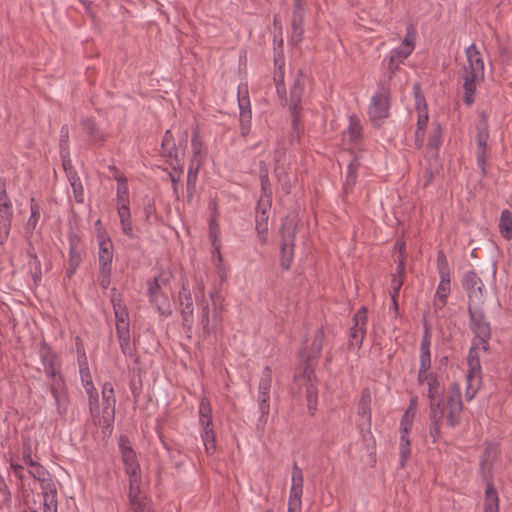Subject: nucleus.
Wrapping results in <instances>:
<instances>
[{
    "label": "nucleus",
    "mask_w": 512,
    "mask_h": 512,
    "mask_svg": "<svg viewBox=\"0 0 512 512\" xmlns=\"http://www.w3.org/2000/svg\"><path fill=\"white\" fill-rule=\"evenodd\" d=\"M470 325L475 333L472 341L467 364L468 372L466 375V399L472 400L477 394L482 384V370L479 359V352H487L489 349L488 340L490 339V325L485 320L484 314L479 306L469 305Z\"/></svg>",
    "instance_id": "obj_1"
},
{
    "label": "nucleus",
    "mask_w": 512,
    "mask_h": 512,
    "mask_svg": "<svg viewBox=\"0 0 512 512\" xmlns=\"http://www.w3.org/2000/svg\"><path fill=\"white\" fill-rule=\"evenodd\" d=\"M78 351V365L81 383L86 391L89 401V409L94 424L99 425L103 429L111 430L115 417V403L114 388L111 383L106 382L102 386V403L103 408L99 410V396L96 388L94 387L92 376L89 371L87 357L85 352Z\"/></svg>",
    "instance_id": "obj_2"
},
{
    "label": "nucleus",
    "mask_w": 512,
    "mask_h": 512,
    "mask_svg": "<svg viewBox=\"0 0 512 512\" xmlns=\"http://www.w3.org/2000/svg\"><path fill=\"white\" fill-rule=\"evenodd\" d=\"M323 341V331L317 330L310 345V351L306 352L304 350L303 352H301V357L306 358L308 363L305 365L301 373H296L294 376L295 382L298 383L300 386L303 385L305 387L307 408L308 412L311 415H314L317 410L318 389L316 385L314 367L310 363V361L317 358L320 355L322 351Z\"/></svg>",
    "instance_id": "obj_3"
},
{
    "label": "nucleus",
    "mask_w": 512,
    "mask_h": 512,
    "mask_svg": "<svg viewBox=\"0 0 512 512\" xmlns=\"http://www.w3.org/2000/svg\"><path fill=\"white\" fill-rule=\"evenodd\" d=\"M467 63L463 69L464 102L471 105L474 102V94L477 85L484 78V60L482 53L473 43L465 50Z\"/></svg>",
    "instance_id": "obj_4"
},
{
    "label": "nucleus",
    "mask_w": 512,
    "mask_h": 512,
    "mask_svg": "<svg viewBox=\"0 0 512 512\" xmlns=\"http://www.w3.org/2000/svg\"><path fill=\"white\" fill-rule=\"evenodd\" d=\"M199 425L201 426V439L207 454L215 452V432L212 422V410L207 398H202L199 404Z\"/></svg>",
    "instance_id": "obj_5"
},
{
    "label": "nucleus",
    "mask_w": 512,
    "mask_h": 512,
    "mask_svg": "<svg viewBox=\"0 0 512 512\" xmlns=\"http://www.w3.org/2000/svg\"><path fill=\"white\" fill-rule=\"evenodd\" d=\"M413 33L414 30L412 26H409L407 28V35L403 39L401 45L390 51L387 62V72L389 79H392L400 65L412 54L415 47Z\"/></svg>",
    "instance_id": "obj_6"
},
{
    "label": "nucleus",
    "mask_w": 512,
    "mask_h": 512,
    "mask_svg": "<svg viewBox=\"0 0 512 512\" xmlns=\"http://www.w3.org/2000/svg\"><path fill=\"white\" fill-rule=\"evenodd\" d=\"M389 96V90L385 87H380L371 97L368 114L374 126H380L389 116Z\"/></svg>",
    "instance_id": "obj_7"
},
{
    "label": "nucleus",
    "mask_w": 512,
    "mask_h": 512,
    "mask_svg": "<svg viewBox=\"0 0 512 512\" xmlns=\"http://www.w3.org/2000/svg\"><path fill=\"white\" fill-rule=\"evenodd\" d=\"M96 226H99L97 229L99 270L107 273L113 261V243L107 232L101 227L100 220L96 222Z\"/></svg>",
    "instance_id": "obj_8"
},
{
    "label": "nucleus",
    "mask_w": 512,
    "mask_h": 512,
    "mask_svg": "<svg viewBox=\"0 0 512 512\" xmlns=\"http://www.w3.org/2000/svg\"><path fill=\"white\" fill-rule=\"evenodd\" d=\"M272 381L271 369L267 366L262 372L258 386V409L260 412L259 421L265 423L270 411V389Z\"/></svg>",
    "instance_id": "obj_9"
},
{
    "label": "nucleus",
    "mask_w": 512,
    "mask_h": 512,
    "mask_svg": "<svg viewBox=\"0 0 512 512\" xmlns=\"http://www.w3.org/2000/svg\"><path fill=\"white\" fill-rule=\"evenodd\" d=\"M129 503L131 512H152L150 501L141 494V475L129 476Z\"/></svg>",
    "instance_id": "obj_10"
},
{
    "label": "nucleus",
    "mask_w": 512,
    "mask_h": 512,
    "mask_svg": "<svg viewBox=\"0 0 512 512\" xmlns=\"http://www.w3.org/2000/svg\"><path fill=\"white\" fill-rule=\"evenodd\" d=\"M296 228L293 223H284L282 226L281 240V266L289 269L294 255V241Z\"/></svg>",
    "instance_id": "obj_11"
},
{
    "label": "nucleus",
    "mask_w": 512,
    "mask_h": 512,
    "mask_svg": "<svg viewBox=\"0 0 512 512\" xmlns=\"http://www.w3.org/2000/svg\"><path fill=\"white\" fill-rule=\"evenodd\" d=\"M39 358L46 376L51 381L63 378L60 374L61 362L57 354L46 343H43L39 348Z\"/></svg>",
    "instance_id": "obj_12"
},
{
    "label": "nucleus",
    "mask_w": 512,
    "mask_h": 512,
    "mask_svg": "<svg viewBox=\"0 0 512 512\" xmlns=\"http://www.w3.org/2000/svg\"><path fill=\"white\" fill-rule=\"evenodd\" d=\"M447 422L450 427L459 424L462 414L461 388L458 384L453 383L447 397Z\"/></svg>",
    "instance_id": "obj_13"
},
{
    "label": "nucleus",
    "mask_w": 512,
    "mask_h": 512,
    "mask_svg": "<svg viewBox=\"0 0 512 512\" xmlns=\"http://www.w3.org/2000/svg\"><path fill=\"white\" fill-rule=\"evenodd\" d=\"M13 217V206L4 186H0V243L7 240Z\"/></svg>",
    "instance_id": "obj_14"
},
{
    "label": "nucleus",
    "mask_w": 512,
    "mask_h": 512,
    "mask_svg": "<svg viewBox=\"0 0 512 512\" xmlns=\"http://www.w3.org/2000/svg\"><path fill=\"white\" fill-rule=\"evenodd\" d=\"M463 285L468 293L469 305L479 306L484 298V285L480 277L473 271L465 273Z\"/></svg>",
    "instance_id": "obj_15"
},
{
    "label": "nucleus",
    "mask_w": 512,
    "mask_h": 512,
    "mask_svg": "<svg viewBox=\"0 0 512 512\" xmlns=\"http://www.w3.org/2000/svg\"><path fill=\"white\" fill-rule=\"evenodd\" d=\"M119 449L126 475L128 477L141 475V469L137 460L136 452L132 449L127 438L124 436H121L119 439Z\"/></svg>",
    "instance_id": "obj_16"
},
{
    "label": "nucleus",
    "mask_w": 512,
    "mask_h": 512,
    "mask_svg": "<svg viewBox=\"0 0 512 512\" xmlns=\"http://www.w3.org/2000/svg\"><path fill=\"white\" fill-rule=\"evenodd\" d=\"M50 392L54 398L59 415L64 416L68 411L69 397L64 378H57L50 382Z\"/></svg>",
    "instance_id": "obj_17"
},
{
    "label": "nucleus",
    "mask_w": 512,
    "mask_h": 512,
    "mask_svg": "<svg viewBox=\"0 0 512 512\" xmlns=\"http://www.w3.org/2000/svg\"><path fill=\"white\" fill-rule=\"evenodd\" d=\"M270 208V203L268 201L264 202L260 200L258 202L256 208L255 215V229L257 232V238L261 245L267 243L268 240V210Z\"/></svg>",
    "instance_id": "obj_18"
},
{
    "label": "nucleus",
    "mask_w": 512,
    "mask_h": 512,
    "mask_svg": "<svg viewBox=\"0 0 512 512\" xmlns=\"http://www.w3.org/2000/svg\"><path fill=\"white\" fill-rule=\"evenodd\" d=\"M367 322V310L362 307L354 315V326L350 330V340L352 345L360 346L365 335V325Z\"/></svg>",
    "instance_id": "obj_19"
},
{
    "label": "nucleus",
    "mask_w": 512,
    "mask_h": 512,
    "mask_svg": "<svg viewBox=\"0 0 512 512\" xmlns=\"http://www.w3.org/2000/svg\"><path fill=\"white\" fill-rule=\"evenodd\" d=\"M148 298L161 315L167 317L172 314L169 298L161 289L148 287Z\"/></svg>",
    "instance_id": "obj_20"
},
{
    "label": "nucleus",
    "mask_w": 512,
    "mask_h": 512,
    "mask_svg": "<svg viewBox=\"0 0 512 512\" xmlns=\"http://www.w3.org/2000/svg\"><path fill=\"white\" fill-rule=\"evenodd\" d=\"M489 138V133L485 124H481L478 126L477 133V165L481 169L483 174L486 173L485 165H486V149H487V140Z\"/></svg>",
    "instance_id": "obj_21"
},
{
    "label": "nucleus",
    "mask_w": 512,
    "mask_h": 512,
    "mask_svg": "<svg viewBox=\"0 0 512 512\" xmlns=\"http://www.w3.org/2000/svg\"><path fill=\"white\" fill-rule=\"evenodd\" d=\"M304 15L305 8L294 6L293 14H292V32H291V41L294 44H298L301 42L303 34H304Z\"/></svg>",
    "instance_id": "obj_22"
},
{
    "label": "nucleus",
    "mask_w": 512,
    "mask_h": 512,
    "mask_svg": "<svg viewBox=\"0 0 512 512\" xmlns=\"http://www.w3.org/2000/svg\"><path fill=\"white\" fill-rule=\"evenodd\" d=\"M430 430L429 434L433 439V442H436L441 430L442 419L444 417L445 410L441 408V403H430Z\"/></svg>",
    "instance_id": "obj_23"
},
{
    "label": "nucleus",
    "mask_w": 512,
    "mask_h": 512,
    "mask_svg": "<svg viewBox=\"0 0 512 512\" xmlns=\"http://www.w3.org/2000/svg\"><path fill=\"white\" fill-rule=\"evenodd\" d=\"M430 337L426 333L420 344V368L418 380L422 381L423 376L428 375V370L431 367V353H430Z\"/></svg>",
    "instance_id": "obj_24"
},
{
    "label": "nucleus",
    "mask_w": 512,
    "mask_h": 512,
    "mask_svg": "<svg viewBox=\"0 0 512 512\" xmlns=\"http://www.w3.org/2000/svg\"><path fill=\"white\" fill-rule=\"evenodd\" d=\"M29 476L40 482L41 489H48L53 484L51 483L49 473L46 468L38 461L34 460L31 464L25 465Z\"/></svg>",
    "instance_id": "obj_25"
},
{
    "label": "nucleus",
    "mask_w": 512,
    "mask_h": 512,
    "mask_svg": "<svg viewBox=\"0 0 512 512\" xmlns=\"http://www.w3.org/2000/svg\"><path fill=\"white\" fill-rule=\"evenodd\" d=\"M115 317H116V333L117 336L129 334V318L128 312L124 306L121 305L120 302L116 303L114 299H112Z\"/></svg>",
    "instance_id": "obj_26"
},
{
    "label": "nucleus",
    "mask_w": 512,
    "mask_h": 512,
    "mask_svg": "<svg viewBox=\"0 0 512 512\" xmlns=\"http://www.w3.org/2000/svg\"><path fill=\"white\" fill-rule=\"evenodd\" d=\"M371 392L369 389H363L357 407V413L362 419V425H371Z\"/></svg>",
    "instance_id": "obj_27"
},
{
    "label": "nucleus",
    "mask_w": 512,
    "mask_h": 512,
    "mask_svg": "<svg viewBox=\"0 0 512 512\" xmlns=\"http://www.w3.org/2000/svg\"><path fill=\"white\" fill-rule=\"evenodd\" d=\"M303 79L302 75L299 74L297 78L295 79L294 85L290 90V112L293 116V122L296 123V114L301 102V97L303 93Z\"/></svg>",
    "instance_id": "obj_28"
},
{
    "label": "nucleus",
    "mask_w": 512,
    "mask_h": 512,
    "mask_svg": "<svg viewBox=\"0 0 512 512\" xmlns=\"http://www.w3.org/2000/svg\"><path fill=\"white\" fill-rule=\"evenodd\" d=\"M117 214L119 217L122 233L130 239L135 238L136 234L134 233L132 225L130 206H117Z\"/></svg>",
    "instance_id": "obj_29"
},
{
    "label": "nucleus",
    "mask_w": 512,
    "mask_h": 512,
    "mask_svg": "<svg viewBox=\"0 0 512 512\" xmlns=\"http://www.w3.org/2000/svg\"><path fill=\"white\" fill-rule=\"evenodd\" d=\"M429 122L428 110H420L417 116V127L414 136V145L417 149H421L425 142V132Z\"/></svg>",
    "instance_id": "obj_30"
},
{
    "label": "nucleus",
    "mask_w": 512,
    "mask_h": 512,
    "mask_svg": "<svg viewBox=\"0 0 512 512\" xmlns=\"http://www.w3.org/2000/svg\"><path fill=\"white\" fill-rule=\"evenodd\" d=\"M181 315L184 322H188L193 316V300L189 288L183 283L179 293Z\"/></svg>",
    "instance_id": "obj_31"
},
{
    "label": "nucleus",
    "mask_w": 512,
    "mask_h": 512,
    "mask_svg": "<svg viewBox=\"0 0 512 512\" xmlns=\"http://www.w3.org/2000/svg\"><path fill=\"white\" fill-rule=\"evenodd\" d=\"M191 150H192V158L191 161L195 162H205L206 159V148L203 144V141L200 137L198 128L193 130L191 137Z\"/></svg>",
    "instance_id": "obj_32"
},
{
    "label": "nucleus",
    "mask_w": 512,
    "mask_h": 512,
    "mask_svg": "<svg viewBox=\"0 0 512 512\" xmlns=\"http://www.w3.org/2000/svg\"><path fill=\"white\" fill-rule=\"evenodd\" d=\"M362 137V125L360 119L356 115L349 117V125L343 133V138L350 142H357Z\"/></svg>",
    "instance_id": "obj_33"
},
{
    "label": "nucleus",
    "mask_w": 512,
    "mask_h": 512,
    "mask_svg": "<svg viewBox=\"0 0 512 512\" xmlns=\"http://www.w3.org/2000/svg\"><path fill=\"white\" fill-rule=\"evenodd\" d=\"M405 271V263L404 258L402 257L399 260L398 266L396 268V273L393 275L391 280V298L396 305V297L399 295V291L403 284V275Z\"/></svg>",
    "instance_id": "obj_34"
},
{
    "label": "nucleus",
    "mask_w": 512,
    "mask_h": 512,
    "mask_svg": "<svg viewBox=\"0 0 512 512\" xmlns=\"http://www.w3.org/2000/svg\"><path fill=\"white\" fill-rule=\"evenodd\" d=\"M451 290V283L450 278H442L440 279V282L438 284L436 293H435V299H434V305L435 307L442 309L446 304V299L450 293Z\"/></svg>",
    "instance_id": "obj_35"
},
{
    "label": "nucleus",
    "mask_w": 512,
    "mask_h": 512,
    "mask_svg": "<svg viewBox=\"0 0 512 512\" xmlns=\"http://www.w3.org/2000/svg\"><path fill=\"white\" fill-rule=\"evenodd\" d=\"M484 512H499L498 494L491 484H488L485 490Z\"/></svg>",
    "instance_id": "obj_36"
},
{
    "label": "nucleus",
    "mask_w": 512,
    "mask_h": 512,
    "mask_svg": "<svg viewBox=\"0 0 512 512\" xmlns=\"http://www.w3.org/2000/svg\"><path fill=\"white\" fill-rule=\"evenodd\" d=\"M43 494V512H57V492L54 485L48 489H42Z\"/></svg>",
    "instance_id": "obj_37"
},
{
    "label": "nucleus",
    "mask_w": 512,
    "mask_h": 512,
    "mask_svg": "<svg viewBox=\"0 0 512 512\" xmlns=\"http://www.w3.org/2000/svg\"><path fill=\"white\" fill-rule=\"evenodd\" d=\"M39 219H40V206L35 201L34 198H31V200H30V216L25 225V230L27 233L32 234L36 230L38 223H39Z\"/></svg>",
    "instance_id": "obj_38"
},
{
    "label": "nucleus",
    "mask_w": 512,
    "mask_h": 512,
    "mask_svg": "<svg viewBox=\"0 0 512 512\" xmlns=\"http://www.w3.org/2000/svg\"><path fill=\"white\" fill-rule=\"evenodd\" d=\"M220 321V314L217 311L216 307L213 308L212 315L210 316V311L208 305L202 306V323L204 325V329L207 332L210 330H214L216 324Z\"/></svg>",
    "instance_id": "obj_39"
},
{
    "label": "nucleus",
    "mask_w": 512,
    "mask_h": 512,
    "mask_svg": "<svg viewBox=\"0 0 512 512\" xmlns=\"http://www.w3.org/2000/svg\"><path fill=\"white\" fill-rule=\"evenodd\" d=\"M117 180V206H130L129 189L126 178L116 177Z\"/></svg>",
    "instance_id": "obj_40"
},
{
    "label": "nucleus",
    "mask_w": 512,
    "mask_h": 512,
    "mask_svg": "<svg viewBox=\"0 0 512 512\" xmlns=\"http://www.w3.org/2000/svg\"><path fill=\"white\" fill-rule=\"evenodd\" d=\"M441 127L437 124L434 125L428 139L427 149L430 156H434L437 154V151L441 145Z\"/></svg>",
    "instance_id": "obj_41"
},
{
    "label": "nucleus",
    "mask_w": 512,
    "mask_h": 512,
    "mask_svg": "<svg viewBox=\"0 0 512 512\" xmlns=\"http://www.w3.org/2000/svg\"><path fill=\"white\" fill-rule=\"evenodd\" d=\"M501 235L506 239H512V212L504 210L499 219Z\"/></svg>",
    "instance_id": "obj_42"
},
{
    "label": "nucleus",
    "mask_w": 512,
    "mask_h": 512,
    "mask_svg": "<svg viewBox=\"0 0 512 512\" xmlns=\"http://www.w3.org/2000/svg\"><path fill=\"white\" fill-rule=\"evenodd\" d=\"M204 163L190 161L187 172V191L192 194L195 190L199 169Z\"/></svg>",
    "instance_id": "obj_43"
},
{
    "label": "nucleus",
    "mask_w": 512,
    "mask_h": 512,
    "mask_svg": "<svg viewBox=\"0 0 512 512\" xmlns=\"http://www.w3.org/2000/svg\"><path fill=\"white\" fill-rule=\"evenodd\" d=\"M421 383L427 382L428 385V397L431 400V403H440L439 400H437L441 395V389L438 386L437 380L432 377L431 375H425L423 376V380L420 381Z\"/></svg>",
    "instance_id": "obj_44"
},
{
    "label": "nucleus",
    "mask_w": 512,
    "mask_h": 512,
    "mask_svg": "<svg viewBox=\"0 0 512 512\" xmlns=\"http://www.w3.org/2000/svg\"><path fill=\"white\" fill-rule=\"evenodd\" d=\"M172 279V273L169 270L161 271L153 280L148 282V287L155 289H163L169 286Z\"/></svg>",
    "instance_id": "obj_45"
},
{
    "label": "nucleus",
    "mask_w": 512,
    "mask_h": 512,
    "mask_svg": "<svg viewBox=\"0 0 512 512\" xmlns=\"http://www.w3.org/2000/svg\"><path fill=\"white\" fill-rule=\"evenodd\" d=\"M410 438L409 435H400L399 436V457H400V466L404 467L407 460L411 455L410 449Z\"/></svg>",
    "instance_id": "obj_46"
},
{
    "label": "nucleus",
    "mask_w": 512,
    "mask_h": 512,
    "mask_svg": "<svg viewBox=\"0 0 512 512\" xmlns=\"http://www.w3.org/2000/svg\"><path fill=\"white\" fill-rule=\"evenodd\" d=\"M162 152L165 156L169 158H173L177 160V149L173 142V137L170 130L165 132L163 141H162Z\"/></svg>",
    "instance_id": "obj_47"
},
{
    "label": "nucleus",
    "mask_w": 512,
    "mask_h": 512,
    "mask_svg": "<svg viewBox=\"0 0 512 512\" xmlns=\"http://www.w3.org/2000/svg\"><path fill=\"white\" fill-rule=\"evenodd\" d=\"M81 263V253L77 250L73 241L70 243L68 276L74 274Z\"/></svg>",
    "instance_id": "obj_48"
},
{
    "label": "nucleus",
    "mask_w": 512,
    "mask_h": 512,
    "mask_svg": "<svg viewBox=\"0 0 512 512\" xmlns=\"http://www.w3.org/2000/svg\"><path fill=\"white\" fill-rule=\"evenodd\" d=\"M117 337H118V341H119V345H120L122 353L125 356L134 357V355H135V347L131 343L130 333L129 334H124V335H119Z\"/></svg>",
    "instance_id": "obj_49"
},
{
    "label": "nucleus",
    "mask_w": 512,
    "mask_h": 512,
    "mask_svg": "<svg viewBox=\"0 0 512 512\" xmlns=\"http://www.w3.org/2000/svg\"><path fill=\"white\" fill-rule=\"evenodd\" d=\"M238 105L240 109V114L244 112H251L250 100L248 97V90L246 86L238 87Z\"/></svg>",
    "instance_id": "obj_50"
},
{
    "label": "nucleus",
    "mask_w": 512,
    "mask_h": 512,
    "mask_svg": "<svg viewBox=\"0 0 512 512\" xmlns=\"http://www.w3.org/2000/svg\"><path fill=\"white\" fill-rule=\"evenodd\" d=\"M437 270H438L440 279L450 278V269H449L448 261H447V258L443 251H439L437 254Z\"/></svg>",
    "instance_id": "obj_51"
},
{
    "label": "nucleus",
    "mask_w": 512,
    "mask_h": 512,
    "mask_svg": "<svg viewBox=\"0 0 512 512\" xmlns=\"http://www.w3.org/2000/svg\"><path fill=\"white\" fill-rule=\"evenodd\" d=\"M68 177H69L70 185L73 190L75 201L78 203H82L84 200V191H83V187H82L80 179L78 177H76L75 175L74 176L69 175Z\"/></svg>",
    "instance_id": "obj_52"
},
{
    "label": "nucleus",
    "mask_w": 512,
    "mask_h": 512,
    "mask_svg": "<svg viewBox=\"0 0 512 512\" xmlns=\"http://www.w3.org/2000/svg\"><path fill=\"white\" fill-rule=\"evenodd\" d=\"M302 493L303 488L291 487L289 493L288 507L301 508L302 507Z\"/></svg>",
    "instance_id": "obj_53"
},
{
    "label": "nucleus",
    "mask_w": 512,
    "mask_h": 512,
    "mask_svg": "<svg viewBox=\"0 0 512 512\" xmlns=\"http://www.w3.org/2000/svg\"><path fill=\"white\" fill-rule=\"evenodd\" d=\"M414 417L415 415H412L411 411L404 413L400 422V435H409L413 426Z\"/></svg>",
    "instance_id": "obj_54"
},
{
    "label": "nucleus",
    "mask_w": 512,
    "mask_h": 512,
    "mask_svg": "<svg viewBox=\"0 0 512 512\" xmlns=\"http://www.w3.org/2000/svg\"><path fill=\"white\" fill-rule=\"evenodd\" d=\"M10 468L12 469L15 477H17L19 480L24 481L26 479V469L23 463H20L15 458H11Z\"/></svg>",
    "instance_id": "obj_55"
},
{
    "label": "nucleus",
    "mask_w": 512,
    "mask_h": 512,
    "mask_svg": "<svg viewBox=\"0 0 512 512\" xmlns=\"http://www.w3.org/2000/svg\"><path fill=\"white\" fill-rule=\"evenodd\" d=\"M303 472L297 464H294L292 469L291 487L303 488Z\"/></svg>",
    "instance_id": "obj_56"
},
{
    "label": "nucleus",
    "mask_w": 512,
    "mask_h": 512,
    "mask_svg": "<svg viewBox=\"0 0 512 512\" xmlns=\"http://www.w3.org/2000/svg\"><path fill=\"white\" fill-rule=\"evenodd\" d=\"M414 95H415V109L417 113H420V110H427V105L424 96L420 92V87L418 84H415L413 87Z\"/></svg>",
    "instance_id": "obj_57"
},
{
    "label": "nucleus",
    "mask_w": 512,
    "mask_h": 512,
    "mask_svg": "<svg viewBox=\"0 0 512 512\" xmlns=\"http://www.w3.org/2000/svg\"><path fill=\"white\" fill-rule=\"evenodd\" d=\"M240 131L243 136L247 135L251 128V112L240 114Z\"/></svg>",
    "instance_id": "obj_58"
},
{
    "label": "nucleus",
    "mask_w": 512,
    "mask_h": 512,
    "mask_svg": "<svg viewBox=\"0 0 512 512\" xmlns=\"http://www.w3.org/2000/svg\"><path fill=\"white\" fill-rule=\"evenodd\" d=\"M357 170H358V164L356 162H352L349 164L348 169H347V179H346L347 185L348 184L353 185L355 183Z\"/></svg>",
    "instance_id": "obj_59"
},
{
    "label": "nucleus",
    "mask_w": 512,
    "mask_h": 512,
    "mask_svg": "<svg viewBox=\"0 0 512 512\" xmlns=\"http://www.w3.org/2000/svg\"><path fill=\"white\" fill-rule=\"evenodd\" d=\"M100 271V285L106 289L109 284H110V273H111V268H108V271L107 273H105L104 271L102 270H99Z\"/></svg>",
    "instance_id": "obj_60"
},
{
    "label": "nucleus",
    "mask_w": 512,
    "mask_h": 512,
    "mask_svg": "<svg viewBox=\"0 0 512 512\" xmlns=\"http://www.w3.org/2000/svg\"><path fill=\"white\" fill-rule=\"evenodd\" d=\"M204 289H205L204 283L201 280H196V284L194 287V293H195L196 299H198L199 297H201V298L205 297Z\"/></svg>",
    "instance_id": "obj_61"
},
{
    "label": "nucleus",
    "mask_w": 512,
    "mask_h": 512,
    "mask_svg": "<svg viewBox=\"0 0 512 512\" xmlns=\"http://www.w3.org/2000/svg\"><path fill=\"white\" fill-rule=\"evenodd\" d=\"M181 174H182V168H178V169L174 168L173 172H171L169 174L173 185L179 184V182L181 180Z\"/></svg>",
    "instance_id": "obj_62"
},
{
    "label": "nucleus",
    "mask_w": 512,
    "mask_h": 512,
    "mask_svg": "<svg viewBox=\"0 0 512 512\" xmlns=\"http://www.w3.org/2000/svg\"><path fill=\"white\" fill-rule=\"evenodd\" d=\"M34 459L31 456V449L30 446L24 447L23 455H22V462L24 465L31 464Z\"/></svg>",
    "instance_id": "obj_63"
},
{
    "label": "nucleus",
    "mask_w": 512,
    "mask_h": 512,
    "mask_svg": "<svg viewBox=\"0 0 512 512\" xmlns=\"http://www.w3.org/2000/svg\"><path fill=\"white\" fill-rule=\"evenodd\" d=\"M416 410H417V398L413 397V398H411L409 407L407 408V410L405 412L411 411L412 415H416Z\"/></svg>",
    "instance_id": "obj_64"
}]
</instances>
